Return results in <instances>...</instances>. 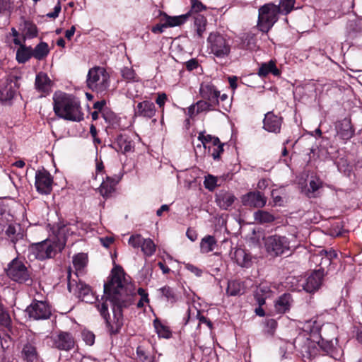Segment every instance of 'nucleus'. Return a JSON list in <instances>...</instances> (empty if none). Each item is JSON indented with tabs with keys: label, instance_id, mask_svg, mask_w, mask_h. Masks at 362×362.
<instances>
[{
	"label": "nucleus",
	"instance_id": "1",
	"mask_svg": "<svg viewBox=\"0 0 362 362\" xmlns=\"http://www.w3.org/2000/svg\"><path fill=\"white\" fill-rule=\"evenodd\" d=\"M134 291L123 269L115 266L112 269L110 279L104 284V295L96 304L111 334L117 333L122 327V310L131 304Z\"/></svg>",
	"mask_w": 362,
	"mask_h": 362
},
{
	"label": "nucleus",
	"instance_id": "2",
	"mask_svg": "<svg viewBox=\"0 0 362 362\" xmlns=\"http://www.w3.org/2000/svg\"><path fill=\"white\" fill-rule=\"evenodd\" d=\"M66 228H60L56 236L40 243L32 244L28 250L30 260H45L54 257L58 252L62 251L66 244L64 233Z\"/></svg>",
	"mask_w": 362,
	"mask_h": 362
},
{
	"label": "nucleus",
	"instance_id": "3",
	"mask_svg": "<svg viewBox=\"0 0 362 362\" xmlns=\"http://www.w3.org/2000/svg\"><path fill=\"white\" fill-rule=\"evenodd\" d=\"M55 114L60 118L80 122L83 119L79 101L73 95L59 91L53 95Z\"/></svg>",
	"mask_w": 362,
	"mask_h": 362
},
{
	"label": "nucleus",
	"instance_id": "4",
	"mask_svg": "<svg viewBox=\"0 0 362 362\" xmlns=\"http://www.w3.org/2000/svg\"><path fill=\"white\" fill-rule=\"evenodd\" d=\"M110 85V76L106 69L101 66H95L89 69L86 86L92 91L103 95Z\"/></svg>",
	"mask_w": 362,
	"mask_h": 362
},
{
	"label": "nucleus",
	"instance_id": "5",
	"mask_svg": "<svg viewBox=\"0 0 362 362\" xmlns=\"http://www.w3.org/2000/svg\"><path fill=\"white\" fill-rule=\"evenodd\" d=\"M5 272L6 276L14 282L26 285H30L33 283L31 272L24 262L17 257L8 264Z\"/></svg>",
	"mask_w": 362,
	"mask_h": 362
},
{
	"label": "nucleus",
	"instance_id": "6",
	"mask_svg": "<svg viewBox=\"0 0 362 362\" xmlns=\"http://www.w3.org/2000/svg\"><path fill=\"white\" fill-rule=\"evenodd\" d=\"M207 46L210 53L219 59L228 57L230 52V39L217 32L209 34L207 38Z\"/></svg>",
	"mask_w": 362,
	"mask_h": 362
},
{
	"label": "nucleus",
	"instance_id": "7",
	"mask_svg": "<svg viewBox=\"0 0 362 362\" xmlns=\"http://www.w3.org/2000/svg\"><path fill=\"white\" fill-rule=\"evenodd\" d=\"M292 240L286 236L270 235L264 240V247L267 253L272 257L281 256L291 251L294 245Z\"/></svg>",
	"mask_w": 362,
	"mask_h": 362
},
{
	"label": "nucleus",
	"instance_id": "8",
	"mask_svg": "<svg viewBox=\"0 0 362 362\" xmlns=\"http://www.w3.org/2000/svg\"><path fill=\"white\" fill-rule=\"evenodd\" d=\"M281 13L279 6L269 3L259 8L258 23L259 29L267 33L278 21V14Z\"/></svg>",
	"mask_w": 362,
	"mask_h": 362
},
{
	"label": "nucleus",
	"instance_id": "9",
	"mask_svg": "<svg viewBox=\"0 0 362 362\" xmlns=\"http://www.w3.org/2000/svg\"><path fill=\"white\" fill-rule=\"evenodd\" d=\"M19 79L21 76L16 71L6 74L0 79V100L7 101L15 96L19 88Z\"/></svg>",
	"mask_w": 362,
	"mask_h": 362
},
{
	"label": "nucleus",
	"instance_id": "10",
	"mask_svg": "<svg viewBox=\"0 0 362 362\" xmlns=\"http://www.w3.org/2000/svg\"><path fill=\"white\" fill-rule=\"evenodd\" d=\"M26 312L29 317L36 320H47L52 315L51 307L46 301L33 300L27 307Z\"/></svg>",
	"mask_w": 362,
	"mask_h": 362
},
{
	"label": "nucleus",
	"instance_id": "11",
	"mask_svg": "<svg viewBox=\"0 0 362 362\" xmlns=\"http://www.w3.org/2000/svg\"><path fill=\"white\" fill-rule=\"evenodd\" d=\"M325 276L324 269H319L312 272L300 284L303 289L308 293H313L320 288Z\"/></svg>",
	"mask_w": 362,
	"mask_h": 362
},
{
	"label": "nucleus",
	"instance_id": "12",
	"mask_svg": "<svg viewBox=\"0 0 362 362\" xmlns=\"http://www.w3.org/2000/svg\"><path fill=\"white\" fill-rule=\"evenodd\" d=\"M52 178L46 170H38L35 173V187L40 194H49L52 189Z\"/></svg>",
	"mask_w": 362,
	"mask_h": 362
},
{
	"label": "nucleus",
	"instance_id": "13",
	"mask_svg": "<svg viewBox=\"0 0 362 362\" xmlns=\"http://www.w3.org/2000/svg\"><path fill=\"white\" fill-rule=\"evenodd\" d=\"M244 206L254 208H262L267 203V198L260 192H250L241 198Z\"/></svg>",
	"mask_w": 362,
	"mask_h": 362
},
{
	"label": "nucleus",
	"instance_id": "14",
	"mask_svg": "<svg viewBox=\"0 0 362 362\" xmlns=\"http://www.w3.org/2000/svg\"><path fill=\"white\" fill-rule=\"evenodd\" d=\"M199 93L202 98L214 105H219V91L211 83H203L200 86Z\"/></svg>",
	"mask_w": 362,
	"mask_h": 362
},
{
	"label": "nucleus",
	"instance_id": "15",
	"mask_svg": "<svg viewBox=\"0 0 362 362\" xmlns=\"http://www.w3.org/2000/svg\"><path fill=\"white\" fill-rule=\"evenodd\" d=\"M282 119L274 115L272 112H268L265 114L263 120V128L269 132L273 133H279L281 129Z\"/></svg>",
	"mask_w": 362,
	"mask_h": 362
},
{
	"label": "nucleus",
	"instance_id": "16",
	"mask_svg": "<svg viewBox=\"0 0 362 362\" xmlns=\"http://www.w3.org/2000/svg\"><path fill=\"white\" fill-rule=\"evenodd\" d=\"M156 112L154 103L149 100H144L137 104L134 108V114L136 116L143 117L146 118H152Z\"/></svg>",
	"mask_w": 362,
	"mask_h": 362
},
{
	"label": "nucleus",
	"instance_id": "17",
	"mask_svg": "<svg viewBox=\"0 0 362 362\" xmlns=\"http://www.w3.org/2000/svg\"><path fill=\"white\" fill-rule=\"evenodd\" d=\"M215 200L221 209L228 210L236 200V197L231 192L220 190L216 194Z\"/></svg>",
	"mask_w": 362,
	"mask_h": 362
},
{
	"label": "nucleus",
	"instance_id": "18",
	"mask_svg": "<svg viewBox=\"0 0 362 362\" xmlns=\"http://www.w3.org/2000/svg\"><path fill=\"white\" fill-rule=\"evenodd\" d=\"M113 148L118 152L125 153L133 150L134 142L127 135L120 134L117 136L113 144Z\"/></svg>",
	"mask_w": 362,
	"mask_h": 362
},
{
	"label": "nucleus",
	"instance_id": "19",
	"mask_svg": "<svg viewBox=\"0 0 362 362\" xmlns=\"http://www.w3.org/2000/svg\"><path fill=\"white\" fill-rule=\"evenodd\" d=\"M54 346L58 349L69 351L74 346V338L69 333L62 332L54 339Z\"/></svg>",
	"mask_w": 362,
	"mask_h": 362
},
{
	"label": "nucleus",
	"instance_id": "20",
	"mask_svg": "<svg viewBox=\"0 0 362 362\" xmlns=\"http://www.w3.org/2000/svg\"><path fill=\"white\" fill-rule=\"evenodd\" d=\"M35 86L37 91L48 93L51 91L52 82L47 74L40 72L36 75Z\"/></svg>",
	"mask_w": 362,
	"mask_h": 362
},
{
	"label": "nucleus",
	"instance_id": "21",
	"mask_svg": "<svg viewBox=\"0 0 362 362\" xmlns=\"http://www.w3.org/2000/svg\"><path fill=\"white\" fill-rule=\"evenodd\" d=\"M338 136L343 140L350 139L354 134L351 122L348 119L340 121L336 127Z\"/></svg>",
	"mask_w": 362,
	"mask_h": 362
},
{
	"label": "nucleus",
	"instance_id": "22",
	"mask_svg": "<svg viewBox=\"0 0 362 362\" xmlns=\"http://www.w3.org/2000/svg\"><path fill=\"white\" fill-rule=\"evenodd\" d=\"M216 105L208 100H199L195 104L190 105L188 108V115L192 117L199 113L214 110Z\"/></svg>",
	"mask_w": 362,
	"mask_h": 362
},
{
	"label": "nucleus",
	"instance_id": "23",
	"mask_svg": "<svg viewBox=\"0 0 362 362\" xmlns=\"http://www.w3.org/2000/svg\"><path fill=\"white\" fill-rule=\"evenodd\" d=\"M102 178L103 182L100 186L99 192L103 197H107L115 191V187L118 180L109 176H106L105 180L103 177Z\"/></svg>",
	"mask_w": 362,
	"mask_h": 362
},
{
	"label": "nucleus",
	"instance_id": "24",
	"mask_svg": "<svg viewBox=\"0 0 362 362\" xmlns=\"http://www.w3.org/2000/svg\"><path fill=\"white\" fill-rule=\"evenodd\" d=\"M21 358L25 362H35L37 359V352L35 346L28 342L23 345L21 351Z\"/></svg>",
	"mask_w": 362,
	"mask_h": 362
},
{
	"label": "nucleus",
	"instance_id": "25",
	"mask_svg": "<svg viewBox=\"0 0 362 362\" xmlns=\"http://www.w3.org/2000/svg\"><path fill=\"white\" fill-rule=\"evenodd\" d=\"M293 303L291 295L289 293H284L281 296L275 303V308L277 312L284 313L289 310Z\"/></svg>",
	"mask_w": 362,
	"mask_h": 362
},
{
	"label": "nucleus",
	"instance_id": "26",
	"mask_svg": "<svg viewBox=\"0 0 362 362\" xmlns=\"http://www.w3.org/2000/svg\"><path fill=\"white\" fill-rule=\"evenodd\" d=\"M233 258L236 263L242 267H249L251 265V256L243 249H236L234 252Z\"/></svg>",
	"mask_w": 362,
	"mask_h": 362
},
{
	"label": "nucleus",
	"instance_id": "27",
	"mask_svg": "<svg viewBox=\"0 0 362 362\" xmlns=\"http://www.w3.org/2000/svg\"><path fill=\"white\" fill-rule=\"evenodd\" d=\"M257 74L261 77H265L269 74H272L274 76H279L280 71L276 68L275 62L271 60L269 62L262 63L259 68Z\"/></svg>",
	"mask_w": 362,
	"mask_h": 362
},
{
	"label": "nucleus",
	"instance_id": "28",
	"mask_svg": "<svg viewBox=\"0 0 362 362\" xmlns=\"http://www.w3.org/2000/svg\"><path fill=\"white\" fill-rule=\"evenodd\" d=\"M194 28L196 31V36L198 38L202 37L203 33L206 30V19L200 13H194Z\"/></svg>",
	"mask_w": 362,
	"mask_h": 362
},
{
	"label": "nucleus",
	"instance_id": "29",
	"mask_svg": "<svg viewBox=\"0 0 362 362\" xmlns=\"http://www.w3.org/2000/svg\"><path fill=\"white\" fill-rule=\"evenodd\" d=\"M76 288L78 293V298H81L83 301L86 303H91L92 300L94 299L91 289L87 284L79 282L76 286Z\"/></svg>",
	"mask_w": 362,
	"mask_h": 362
},
{
	"label": "nucleus",
	"instance_id": "30",
	"mask_svg": "<svg viewBox=\"0 0 362 362\" xmlns=\"http://www.w3.org/2000/svg\"><path fill=\"white\" fill-rule=\"evenodd\" d=\"M245 291V286L243 282L237 280H231L228 283L226 293L228 296H235L241 295Z\"/></svg>",
	"mask_w": 362,
	"mask_h": 362
},
{
	"label": "nucleus",
	"instance_id": "31",
	"mask_svg": "<svg viewBox=\"0 0 362 362\" xmlns=\"http://www.w3.org/2000/svg\"><path fill=\"white\" fill-rule=\"evenodd\" d=\"M337 254L334 250L327 251L322 250L320 252L319 255L313 256V259L317 261V259L321 257L320 265L321 267L320 269H323V265L330 264L332 259L337 257Z\"/></svg>",
	"mask_w": 362,
	"mask_h": 362
},
{
	"label": "nucleus",
	"instance_id": "32",
	"mask_svg": "<svg viewBox=\"0 0 362 362\" xmlns=\"http://www.w3.org/2000/svg\"><path fill=\"white\" fill-rule=\"evenodd\" d=\"M217 242L212 235L204 237L200 243V251L202 253H209L212 252L216 246Z\"/></svg>",
	"mask_w": 362,
	"mask_h": 362
},
{
	"label": "nucleus",
	"instance_id": "33",
	"mask_svg": "<svg viewBox=\"0 0 362 362\" xmlns=\"http://www.w3.org/2000/svg\"><path fill=\"white\" fill-rule=\"evenodd\" d=\"M271 292L270 288L267 285L261 284L259 286L255 296L259 305L262 306L265 303V299L270 296Z\"/></svg>",
	"mask_w": 362,
	"mask_h": 362
},
{
	"label": "nucleus",
	"instance_id": "34",
	"mask_svg": "<svg viewBox=\"0 0 362 362\" xmlns=\"http://www.w3.org/2000/svg\"><path fill=\"white\" fill-rule=\"evenodd\" d=\"M153 326L159 337L165 339H169L171 337L172 333L170 328L161 322L158 319H156L153 321Z\"/></svg>",
	"mask_w": 362,
	"mask_h": 362
},
{
	"label": "nucleus",
	"instance_id": "35",
	"mask_svg": "<svg viewBox=\"0 0 362 362\" xmlns=\"http://www.w3.org/2000/svg\"><path fill=\"white\" fill-rule=\"evenodd\" d=\"M32 51L33 57L38 60L45 59L49 52L48 45L44 42L39 43Z\"/></svg>",
	"mask_w": 362,
	"mask_h": 362
},
{
	"label": "nucleus",
	"instance_id": "36",
	"mask_svg": "<svg viewBox=\"0 0 362 362\" xmlns=\"http://www.w3.org/2000/svg\"><path fill=\"white\" fill-rule=\"evenodd\" d=\"M255 221L260 224L269 223L274 221L275 217L273 214L263 210H258L254 214Z\"/></svg>",
	"mask_w": 362,
	"mask_h": 362
},
{
	"label": "nucleus",
	"instance_id": "37",
	"mask_svg": "<svg viewBox=\"0 0 362 362\" xmlns=\"http://www.w3.org/2000/svg\"><path fill=\"white\" fill-rule=\"evenodd\" d=\"M122 78L127 83L139 81V78L132 67L125 66L121 69Z\"/></svg>",
	"mask_w": 362,
	"mask_h": 362
},
{
	"label": "nucleus",
	"instance_id": "38",
	"mask_svg": "<svg viewBox=\"0 0 362 362\" xmlns=\"http://www.w3.org/2000/svg\"><path fill=\"white\" fill-rule=\"evenodd\" d=\"M141 249L144 255L150 257L156 252V245L151 239L144 238Z\"/></svg>",
	"mask_w": 362,
	"mask_h": 362
},
{
	"label": "nucleus",
	"instance_id": "39",
	"mask_svg": "<svg viewBox=\"0 0 362 362\" xmlns=\"http://www.w3.org/2000/svg\"><path fill=\"white\" fill-rule=\"evenodd\" d=\"M158 292L162 297L165 298L167 301L171 303H173L177 300V295L174 289L170 286H163L158 289Z\"/></svg>",
	"mask_w": 362,
	"mask_h": 362
},
{
	"label": "nucleus",
	"instance_id": "40",
	"mask_svg": "<svg viewBox=\"0 0 362 362\" xmlns=\"http://www.w3.org/2000/svg\"><path fill=\"white\" fill-rule=\"evenodd\" d=\"M11 324L12 320L8 310L2 303H0V325L9 328Z\"/></svg>",
	"mask_w": 362,
	"mask_h": 362
},
{
	"label": "nucleus",
	"instance_id": "41",
	"mask_svg": "<svg viewBox=\"0 0 362 362\" xmlns=\"http://www.w3.org/2000/svg\"><path fill=\"white\" fill-rule=\"evenodd\" d=\"M187 18V14L177 16H168L165 15V25L168 27L178 26L184 23Z\"/></svg>",
	"mask_w": 362,
	"mask_h": 362
},
{
	"label": "nucleus",
	"instance_id": "42",
	"mask_svg": "<svg viewBox=\"0 0 362 362\" xmlns=\"http://www.w3.org/2000/svg\"><path fill=\"white\" fill-rule=\"evenodd\" d=\"M33 57V51L30 47H21L16 52V59L20 63H25Z\"/></svg>",
	"mask_w": 362,
	"mask_h": 362
},
{
	"label": "nucleus",
	"instance_id": "43",
	"mask_svg": "<svg viewBox=\"0 0 362 362\" xmlns=\"http://www.w3.org/2000/svg\"><path fill=\"white\" fill-rule=\"evenodd\" d=\"M87 262V256L84 253H79L73 257V264L76 270L82 269Z\"/></svg>",
	"mask_w": 362,
	"mask_h": 362
},
{
	"label": "nucleus",
	"instance_id": "44",
	"mask_svg": "<svg viewBox=\"0 0 362 362\" xmlns=\"http://www.w3.org/2000/svg\"><path fill=\"white\" fill-rule=\"evenodd\" d=\"M322 186V182L318 178H313L310 181L309 188L306 192L308 197H310L315 192H317Z\"/></svg>",
	"mask_w": 362,
	"mask_h": 362
},
{
	"label": "nucleus",
	"instance_id": "45",
	"mask_svg": "<svg viewBox=\"0 0 362 362\" xmlns=\"http://www.w3.org/2000/svg\"><path fill=\"white\" fill-rule=\"evenodd\" d=\"M24 35L28 38H33L37 36V29L35 24L30 22H25L23 29Z\"/></svg>",
	"mask_w": 362,
	"mask_h": 362
},
{
	"label": "nucleus",
	"instance_id": "46",
	"mask_svg": "<svg viewBox=\"0 0 362 362\" xmlns=\"http://www.w3.org/2000/svg\"><path fill=\"white\" fill-rule=\"evenodd\" d=\"M296 0H280L278 5L280 8L281 13L287 15L289 13L294 7Z\"/></svg>",
	"mask_w": 362,
	"mask_h": 362
},
{
	"label": "nucleus",
	"instance_id": "47",
	"mask_svg": "<svg viewBox=\"0 0 362 362\" xmlns=\"http://www.w3.org/2000/svg\"><path fill=\"white\" fill-rule=\"evenodd\" d=\"M218 179L216 177L212 175H208L205 176V179L204 181V185L206 189L209 191H213L217 186Z\"/></svg>",
	"mask_w": 362,
	"mask_h": 362
},
{
	"label": "nucleus",
	"instance_id": "48",
	"mask_svg": "<svg viewBox=\"0 0 362 362\" xmlns=\"http://www.w3.org/2000/svg\"><path fill=\"white\" fill-rule=\"evenodd\" d=\"M144 238L141 235H132L129 239V244L134 248L141 247Z\"/></svg>",
	"mask_w": 362,
	"mask_h": 362
},
{
	"label": "nucleus",
	"instance_id": "49",
	"mask_svg": "<svg viewBox=\"0 0 362 362\" xmlns=\"http://www.w3.org/2000/svg\"><path fill=\"white\" fill-rule=\"evenodd\" d=\"M83 340L87 345L91 346L95 342V335L90 331H83L81 333Z\"/></svg>",
	"mask_w": 362,
	"mask_h": 362
},
{
	"label": "nucleus",
	"instance_id": "50",
	"mask_svg": "<svg viewBox=\"0 0 362 362\" xmlns=\"http://www.w3.org/2000/svg\"><path fill=\"white\" fill-rule=\"evenodd\" d=\"M138 294L141 296V299L137 303V307L142 308L144 307V303H148V293L144 288H139L138 289Z\"/></svg>",
	"mask_w": 362,
	"mask_h": 362
},
{
	"label": "nucleus",
	"instance_id": "51",
	"mask_svg": "<svg viewBox=\"0 0 362 362\" xmlns=\"http://www.w3.org/2000/svg\"><path fill=\"white\" fill-rule=\"evenodd\" d=\"M185 268L197 277L201 276L203 274L201 269L189 263L185 264Z\"/></svg>",
	"mask_w": 362,
	"mask_h": 362
},
{
	"label": "nucleus",
	"instance_id": "52",
	"mask_svg": "<svg viewBox=\"0 0 362 362\" xmlns=\"http://www.w3.org/2000/svg\"><path fill=\"white\" fill-rule=\"evenodd\" d=\"M213 138L214 136L210 134L205 135L203 132H200L198 136V139L202 142L205 148H206V145L212 141Z\"/></svg>",
	"mask_w": 362,
	"mask_h": 362
},
{
	"label": "nucleus",
	"instance_id": "53",
	"mask_svg": "<svg viewBox=\"0 0 362 362\" xmlns=\"http://www.w3.org/2000/svg\"><path fill=\"white\" fill-rule=\"evenodd\" d=\"M16 233V228L13 226H8L6 230V234L11 239V240L15 243L18 238L15 236Z\"/></svg>",
	"mask_w": 362,
	"mask_h": 362
},
{
	"label": "nucleus",
	"instance_id": "54",
	"mask_svg": "<svg viewBox=\"0 0 362 362\" xmlns=\"http://www.w3.org/2000/svg\"><path fill=\"white\" fill-rule=\"evenodd\" d=\"M168 100L167 95L164 93H158V97L156 100V104L159 107L163 109L164 105Z\"/></svg>",
	"mask_w": 362,
	"mask_h": 362
},
{
	"label": "nucleus",
	"instance_id": "55",
	"mask_svg": "<svg viewBox=\"0 0 362 362\" xmlns=\"http://www.w3.org/2000/svg\"><path fill=\"white\" fill-rule=\"evenodd\" d=\"M223 151V144L218 145L216 147H214L213 149V152L211 156L214 160H217L220 158L221 154Z\"/></svg>",
	"mask_w": 362,
	"mask_h": 362
},
{
	"label": "nucleus",
	"instance_id": "56",
	"mask_svg": "<svg viewBox=\"0 0 362 362\" xmlns=\"http://www.w3.org/2000/svg\"><path fill=\"white\" fill-rule=\"evenodd\" d=\"M137 356L142 362H151V358L146 354L145 351L139 347L136 350Z\"/></svg>",
	"mask_w": 362,
	"mask_h": 362
},
{
	"label": "nucleus",
	"instance_id": "57",
	"mask_svg": "<svg viewBox=\"0 0 362 362\" xmlns=\"http://www.w3.org/2000/svg\"><path fill=\"white\" fill-rule=\"evenodd\" d=\"M198 66L199 63L196 59H191L185 62V67L188 71L196 69Z\"/></svg>",
	"mask_w": 362,
	"mask_h": 362
},
{
	"label": "nucleus",
	"instance_id": "58",
	"mask_svg": "<svg viewBox=\"0 0 362 362\" xmlns=\"http://www.w3.org/2000/svg\"><path fill=\"white\" fill-rule=\"evenodd\" d=\"M61 8H61V4H60V1H58L57 5L54 8V11L48 13L47 14V16L50 18H56L57 17L59 16V14L61 11Z\"/></svg>",
	"mask_w": 362,
	"mask_h": 362
},
{
	"label": "nucleus",
	"instance_id": "59",
	"mask_svg": "<svg viewBox=\"0 0 362 362\" xmlns=\"http://www.w3.org/2000/svg\"><path fill=\"white\" fill-rule=\"evenodd\" d=\"M320 346L327 353H329L333 348V344L331 341H325L323 339L319 343Z\"/></svg>",
	"mask_w": 362,
	"mask_h": 362
},
{
	"label": "nucleus",
	"instance_id": "60",
	"mask_svg": "<svg viewBox=\"0 0 362 362\" xmlns=\"http://www.w3.org/2000/svg\"><path fill=\"white\" fill-rule=\"evenodd\" d=\"M205 6L199 1H194L192 6V11L195 13H199V11L204 10Z\"/></svg>",
	"mask_w": 362,
	"mask_h": 362
},
{
	"label": "nucleus",
	"instance_id": "61",
	"mask_svg": "<svg viewBox=\"0 0 362 362\" xmlns=\"http://www.w3.org/2000/svg\"><path fill=\"white\" fill-rule=\"evenodd\" d=\"M168 28L167 25H165V23L163 24H158L152 28V32L154 33H162L164 31V28Z\"/></svg>",
	"mask_w": 362,
	"mask_h": 362
},
{
	"label": "nucleus",
	"instance_id": "62",
	"mask_svg": "<svg viewBox=\"0 0 362 362\" xmlns=\"http://www.w3.org/2000/svg\"><path fill=\"white\" fill-rule=\"evenodd\" d=\"M101 244L105 247H108L114 241L113 238L112 237H105V238H101L100 239Z\"/></svg>",
	"mask_w": 362,
	"mask_h": 362
},
{
	"label": "nucleus",
	"instance_id": "63",
	"mask_svg": "<svg viewBox=\"0 0 362 362\" xmlns=\"http://www.w3.org/2000/svg\"><path fill=\"white\" fill-rule=\"evenodd\" d=\"M269 180L267 179H261L257 183L258 189L261 190L265 189L269 185Z\"/></svg>",
	"mask_w": 362,
	"mask_h": 362
},
{
	"label": "nucleus",
	"instance_id": "64",
	"mask_svg": "<svg viewBox=\"0 0 362 362\" xmlns=\"http://www.w3.org/2000/svg\"><path fill=\"white\" fill-rule=\"evenodd\" d=\"M186 235L191 241H194L197 238L196 232L189 228L187 230Z\"/></svg>",
	"mask_w": 362,
	"mask_h": 362
}]
</instances>
